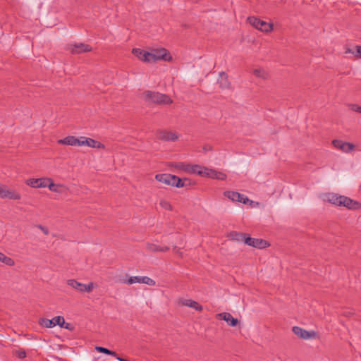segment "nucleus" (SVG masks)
I'll use <instances>...</instances> for the list:
<instances>
[{
	"mask_svg": "<svg viewBox=\"0 0 361 361\" xmlns=\"http://www.w3.org/2000/svg\"><path fill=\"white\" fill-rule=\"evenodd\" d=\"M324 201L336 206H343L350 209H356L361 207L360 202L354 201L350 197L338 195L335 193H328L324 195Z\"/></svg>",
	"mask_w": 361,
	"mask_h": 361,
	"instance_id": "obj_1",
	"label": "nucleus"
},
{
	"mask_svg": "<svg viewBox=\"0 0 361 361\" xmlns=\"http://www.w3.org/2000/svg\"><path fill=\"white\" fill-rule=\"evenodd\" d=\"M171 59L167 50L164 48L152 49L151 51L146 52L145 56V62L152 63L159 60L169 61Z\"/></svg>",
	"mask_w": 361,
	"mask_h": 361,
	"instance_id": "obj_2",
	"label": "nucleus"
},
{
	"mask_svg": "<svg viewBox=\"0 0 361 361\" xmlns=\"http://www.w3.org/2000/svg\"><path fill=\"white\" fill-rule=\"evenodd\" d=\"M143 97L147 102L159 104H170L172 103V99L169 96L157 92L146 91L143 93Z\"/></svg>",
	"mask_w": 361,
	"mask_h": 361,
	"instance_id": "obj_3",
	"label": "nucleus"
},
{
	"mask_svg": "<svg viewBox=\"0 0 361 361\" xmlns=\"http://www.w3.org/2000/svg\"><path fill=\"white\" fill-rule=\"evenodd\" d=\"M249 23L255 28L264 32H269L273 29V25L270 23L262 20L255 17H249L247 18Z\"/></svg>",
	"mask_w": 361,
	"mask_h": 361,
	"instance_id": "obj_4",
	"label": "nucleus"
},
{
	"mask_svg": "<svg viewBox=\"0 0 361 361\" xmlns=\"http://www.w3.org/2000/svg\"><path fill=\"white\" fill-rule=\"evenodd\" d=\"M120 281L123 283L132 285L135 283H145L149 286H154L156 282L148 276H130L128 278H123L120 279Z\"/></svg>",
	"mask_w": 361,
	"mask_h": 361,
	"instance_id": "obj_5",
	"label": "nucleus"
},
{
	"mask_svg": "<svg viewBox=\"0 0 361 361\" xmlns=\"http://www.w3.org/2000/svg\"><path fill=\"white\" fill-rule=\"evenodd\" d=\"M0 198L19 200L21 198L20 192L8 188L6 185L0 184Z\"/></svg>",
	"mask_w": 361,
	"mask_h": 361,
	"instance_id": "obj_6",
	"label": "nucleus"
},
{
	"mask_svg": "<svg viewBox=\"0 0 361 361\" xmlns=\"http://www.w3.org/2000/svg\"><path fill=\"white\" fill-rule=\"evenodd\" d=\"M40 325L45 326L47 328H52L54 327L56 325H59L60 327H64L65 329H68V324H67L66 326L65 324V320L63 317L57 316L51 319H41L39 320Z\"/></svg>",
	"mask_w": 361,
	"mask_h": 361,
	"instance_id": "obj_7",
	"label": "nucleus"
},
{
	"mask_svg": "<svg viewBox=\"0 0 361 361\" xmlns=\"http://www.w3.org/2000/svg\"><path fill=\"white\" fill-rule=\"evenodd\" d=\"M67 285L72 287L74 290L80 292H90L96 285L91 282L88 284H83L79 283L73 279H69L67 281Z\"/></svg>",
	"mask_w": 361,
	"mask_h": 361,
	"instance_id": "obj_8",
	"label": "nucleus"
},
{
	"mask_svg": "<svg viewBox=\"0 0 361 361\" xmlns=\"http://www.w3.org/2000/svg\"><path fill=\"white\" fill-rule=\"evenodd\" d=\"M293 332L300 338L304 340L314 339L317 338V334L314 331H307L299 326H293Z\"/></svg>",
	"mask_w": 361,
	"mask_h": 361,
	"instance_id": "obj_9",
	"label": "nucleus"
},
{
	"mask_svg": "<svg viewBox=\"0 0 361 361\" xmlns=\"http://www.w3.org/2000/svg\"><path fill=\"white\" fill-rule=\"evenodd\" d=\"M169 166L176 169L177 170L183 171L190 174H197V169L195 167L198 166L197 164L191 165L184 162L171 163Z\"/></svg>",
	"mask_w": 361,
	"mask_h": 361,
	"instance_id": "obj_10",
	"label": "nucleus"
},
{
	"mask_svg": "<svg viewBox=\"0 0 361 361\" xmlns=\"http://www.w3.org/2000/svg\"><path fill=\"white\" fill-rule=\"evenodd\" d=\"M50 178H29L25 180V184L33 188H43L48 187Z\"/></svg>",
	"mask_w": 361,
	"mask_h": 361,
	"instance_id": "obj_11",
	"label": "nucleus"
},
{
	"mask_svg": "<svg viewBox=\"0 0 361 361\" xmlns=\"http://www.w3.org/2000/svg\"><path fill=\"white\" fill-rule=\"evenodd\" d=\"M224 195L233 202H242L243 204H247L248 202H250V200L248 199L247 197H246L243 194H240L235 191H225L224 192Z\"/></svg>",
	"mask_w": 361,
	"mask_h": 361,
	"instance_id": "obj_12",
	"label": "nucleus"
},
{
	"mask_svg": "<svg viewBox=\"0 0 361 361\" xmlns=\"http://www.w3.org/2000/svg\"><path fill=\"white\" fill-rule=\"evenodd\" d=\"M245 244L259 249L265 248L269 245V243L264 240L249 236H247L245 239Z\"/></svg>",
	"mask_w": 361,
	"mask_h": 361,
	"instance_id": "obj_13",
	"label": "nucleus"
},
{
	"mask_svg": "<svg viewBox=\"0 0 361 361\" xmlns=\"http://www.w3.org/2000/svg\"><path fill=\"white\" fill-rule=\"evenodd\" d=\"M156 139L162 141H176L178 136L173 132L166 130H159L156 133Z\"/></svg>",
	"mask_w": 361,
	"mask_h": 361,
	"instance_id": "obj_14",
	"label": "nucleus"
},
{
	"mask_svg": "<svg viewBox=\"0 0 361 361\" xmlns=\"http://www.w3.org/2000/svg\"><path fill=\"white\" fill-rule=\"evenodd\" d=\"M80 146H87L92 148L97 149L104 148V145L102 143L92 138L87 137L85 136H81Z\"/></svg>",
	"mask_w": 361,
	"mask_h": 361,
	"instance_id": "obj_15",
	"label": "nucleus"
},
{
	"mask_svg": "<svg viewBox=\"0 0 361 361\" xmlns=\"http://www.w3.org/2000/svg\"><path fill=\"white\" fill-rule=\"evenodd\" d=\"M332 144L334 145V146L336 148L341 150L343 152H346V153L351 152L352 150H353V149L355 147L353 144L350 143V142H343V141L339 140H333Z\"/></svg>",
	"mask_w": 361,
	"mask_h": 361,
	"instance_id": "obj_16",
	"label": "nucleus"
},
{
	"mask_svg": "<svg viewBox=\"0 0 361 361\" xmlns=\"http://www.w3.org/2000/svg\"><path fill=\"white\" fill-rule=\"evenodd\" d=\"M197 169V174L200 176L208 177L214 179L217 173V171L209 169L207 167L198 165L195 167Z\"/></svg>",
	"mask_w": 361,
	"mask_h": 361,
	"instance_id": "obj_17",
	"label": "nucleus"
},
{
	"mask_svg": "<svg viewBox=\"0 0 361 361\" xmlns=\"http://www.w3.org/2000/svg\"><path fill=\"white\" fill-rule=\"evenodd\" d=\"M49 190L51 192H56L59 194H63L68 192V188L64 184H56L54 183L53 180L50 178V181L48 183Z\"/></svg>",
	"mask_w": 361,
	"mask_h": 361,
	"instance_id": "obj_18",
	"label": "nucleus"
},
{
	"mask_svg": "<svg viewBox=\"0 0 361 361\" xmlns=\"http://www.w3.org/2000/svg\"><path fill=\"white\" fill-rule=\"evenodd\" d=\"M69 49L72 54H78L90 51L92 50V47L88 44L80 43L71 45Z\"/></svg>",
	"mask_w": 361,
	"mask_h": 361,
	"instance_id": "obj_19",
	"label": "nucleus"
},
{
	"mask_svg": "<svg viewBox=\"0 0 361 361\" xmlns=\"http://www.w3.org/2000/svg\"><path fill=\"white\" fill-rule=\"evenodd\" d=\"M81 136L75 137V136L69 135L63 139L59 140L57 142L60 145H70V146H80Z\"/></svg>",
	"mask_w": 361,
	"mask_h": 361,
	"instance_id": "obj_20",
	"label": "nucleus"
},
{
	"mask_svg": "<svg viewBox=\"0 0 361 361\" xmlns=\"http://www.w3.org/2000/svg\"><path fill=\"white\" fill-rule=\"evenodd\" d=\"M216 317L219 319H222V320L225 321L227 323V324L231 326H235L238 323V320L237 319L234 318L228 312L219 313L216 315Z\"/></svg>",
	"mask_w": 361,
	"mask_h": 361,
	"instance_id": "obj_21",
	"label": "nucleus"
},
{
	"mask_svg": "<svg viewBox=\"0 0 361 361\" xmlns=\"http://www.w3.org/2000/svg\"><path fill=\"white\" fill-rule=\"evenodd\" d=\"M155 179L162 183L172 186L174 184L175 175L169 173H159L155 176Z\"/></svg>",
	"mask_w": 361,
	"mask_h": 361,
	"instance_id": "obj_22",
	"label": "nucleus"
},
{
	"mask_svg": "<svg viewBox=\"0 0 361 361\" xmlns=\"http://www.w3.org/2000/svg\"><path fill=\"white\" fill-rule=\"evenodd\" d=\"M180 306H186L195 309L196 311L200 312L202 310V306L197 302L190 299H180L178 302Z\"/></svg>",
	"mask_w": 361,
	"mask_h": 361,
	"instance_id": "obj_23",
	"label": "nucleus"
},
{
	"mask_svg": "<svg viewBox=\"0 0 361 361\" xmlns=\"http://www.w3.org/2000/svg\"><path fill=\"white\" fill-rule=\"evenodd\" d=\"M174 184L172 186L176 188H183L191 185V180L188 178H180L178 176H175V180H173Z\"/></svg>",
	"mask_w": 361,
	"mask_h": 361,
	"instance_id": "obj_24",
	"label": "nucleus"
},
{
	"mask_svg": "<svg viewBox=\"0 0 361 361\" xmlns=\"http://www.w3.org/2000/svg\"><path fill=\"white\" fill-rule=\"evenodd\" d=\"M0 262L8 266H13L15 262L13 259L6 256L3 252H0Z\"/></svg>",
	"mask_w": 361,
	"mask_h": 361,
	"instance_id": "obj_25",
	"label": "nucleus"
},
{
	"mask_svg": "<svg viewBox=\"0 0 361 361\" xmlns=\"http://www.w3.org/2000/svg\"><path fill=\"white\" fill-rule=\"evenodd\" d=\"M221 79L219 81V85H220L221 88H222V89H228V88H229L230 87V83L228 81L227 75L224 73H222L221 74Z\"/></svg>",
	"mask_w": 361,
	"mask_h": 361,
	"instance_id": "obj_26",
	"label": "nucleus"
},
{
	"mask_svg": "<svg viewBox=\"0 0 361 361\" xmlns=\"http://www.w3.org/2000/svg\"><path fill=\"white\" fill-rule=\"evenodd\" d=\"M230 236L233 240H235L237 241H243L244 243H245V239L247 237V235L245 234L237 233V232L231 233Z\"/></svg>",
	"mask_w": 361,
	"mask_h": 361,
	"instance_id": "obj_27",
	"label": "nucleus"
},
{
	"mask_svg": "<svg viewBox=\"0 0 361 361\" xmlns=\"http://www.w3.org/2000/svg\"><path fill=\"white\" fill-rule=\"evenodd\" d=\"M95 350L97 351V352H99V353H104V354H106V355H111V356H114V357H116V353L114 352V351H111L104 347H102V346H96L95 347Z\"/></svg>",
	"mask_w": 361,
	"mask_h": 361,
	"instance_id": "obj_28",
	"label": "nucleus"
},
{
	"mask_svg": "<svg viewBox=\"0 0 361 361\" xmlns=\"http://www.w3.org/2000/svg\"><path fill=\"white\" fill-rule=\"evenodd\" d=\"M147 51H145L140 49L135 48L133 49V53L139 59L145 62V56Z\"/></svg>",
	"mask_w": 361,
	"mask_h": 361,
	"instance_id": "obj_29",
	"label": "nucleus"
},
{
	"mask_svg": "<svg viewBox=\"0 0 361 361\" xmlns=\"http://www.w3.org/2000/svg\"><path fill=\"white\" fill-rule=\"evenodd\" d=\"M253 73L259 78H266L267 77V73L263 69H255Z\"/></svg>",
	"mask_w": 361,
	"mask_h": 361,
	"instance_id": "obj_30",
	"label": "nucleus"
},
{
	"mask_svg": "<svg viewBox=\"0 0 361 361\" xmlns=\"http://www.w3.org/2000/svg\"><path fill=\"white\" fill-rule=\"evenodd\" d=\"M159 205L161 206V208H163L166 210H169V211L172 210V206L170 204V202H168L167 200H160Z\"/></svg>",
	"mask_w": 361,
	"mask_h": 361,
	"instance_id": "obj_31",
	"label": "nucleus"
},
{
	"mask_svg": "<svg viewBox=\"0 0 361 361\" xmlns=\"http://www.w3.org/2000/svg\"><path fill=\"white\" fill-rule=\"evenodd\" d=\"M159 245L153 243H147L146 248L150 252H159Z\"/></svg>",
	"mask_w": 361,
	"mask_h": 361,
	"instance_id": "obj_32",
	"label": "nucleus"
},
{
	"mask_svg": "<svg viewBox=\"0 0 361 361\" xmlns=\"http://www.w3.org/2000/svg\"><path fill=\"white\" fill-rule=\"evenodd\" d=\"M345 53H353L357 58H361V46H357L355 51H351V49H348L345 51Z\"/></svg>",
	"mask_w": 361,
	"mask_h": 361,
	"instance_id": "obj_33",
	"label": "nucleus"
},
{
	"mask_svg": "<svg viewBox=\"0 0 361 361\" xmlns=\"http://www.w3.org/2000/svg\"><path fill=\"white\" fill-rule=\"evenodd\" d=\"M226 177H227V176L226 173H224L221 171H217V173H216L214 179L224 180H226Z\"/></svg>",
	"mask_w": 361,
	"mask_h": 361,
	"instance_id": "obj_34",
	"label": "nucleus"
},
{
	"mask_svg": "<svg viewBox=\"0 0 361 361\" xmlns=\"http://www.w3.org/2000/svg\"><path fill=\"white\" fill-rule=\"evenodd\" d=\"M16 355L19 357V358H24L26 357V353L23 350H18V351H16Z\"/></svg>",
	"mask_w": 361,
	"mask_h": 361,
	"instance_id": "obj_35",
	"label": "nucleus"
},
{
	"mask_svg": "<svg viewBox=\"0 0 361 361\" xmlns=\"http://www.w3.org/2000/svg\"><path fill=\"white\" fill-rule=\"evenodd\" d=\"M351 109L354 111L361 113V106H360L357 104H352Z\"/></svg>",
	"mask_w": 361,
	"mask_h": 361,
	"instance_id": "obj_36",
	"label": "nucleus"
},
{
	"mask_svg": "<svg viewBox=\"0 0 361 361\" xmlns=\"http://www.w3.org/2000/svg\"><path fill=\"white\" fill-rule=\"evenodd\" d=\"M38 227L45 235H47L49 233V230L47 228L42 225H39Z\"/></svg>",
	"mask_w": 361,
	"mask_h": 361,
	"instance_id": "obj_37",
	"label": "nucleus"
},
{
	"mask_svg": "<svg viewBox=\"0 0 361 361\" xmlns=\"http://www.w3.org/2000/svg\"><path fill=\"white\" fill-rule=\"evenodd\" d=\"M169 250V247L164 246V247H159V252H166Z\"/></svg>",
	"mask_w": 361,
	"mask_h": 361,
	"instance_id": "obj_38",
	"label": "nucleus"
},
{
	"mask_svg": "<svg viewBox=\"0 0 361 361\" xmlns=\"http://www.w3.org/2000/svg\"><path fill=\"white\" fill-rule=\"evenodd\" d=\"M173 250L176 252V251H177V247H176V246H175V247H174V248H173Z\"/></svg>",
	"mask_w": 361,
	"mask_h": 361,
	"instance_id": "obj_39",
	"label": "nucleus"
}]
</instances>
